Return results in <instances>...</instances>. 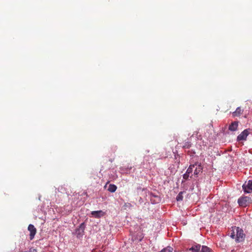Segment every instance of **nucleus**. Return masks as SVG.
Instances as JSON below:
<instances>
[{"label": "nucleus", "mask_w": 252, "mask_h": 252, "mask_svg": "<svg viewBox=\"0 0 252 252\" xmlns=\"http://www.w3.org/2000/svg\"><path fill=\"white\" fill-rule=\"evenodd\" d=\"M189 147H190V145H189V144H188V145L186 144L184 146V147H187V148H189Z\"/></svg>", "instance_id": "20"}, {"label": "nucleus", "mask_w": 252, "mask_h": 252, "mask_svg": "<svg viewBox=\"0 0 252 252\" xmlns=\"http://www.w3.org/2000/svg\"><path fill=\"white\" fill-rule=\"evenodd\" d=\"M201 246L200 245L198 244L193 246L190 249L192 252H200Z\"/></svg>", "instance_id": "10"}, {"label": "nucleus", "mask_w": 252, "mask_h": 252, "mask_svg": "<svg viewBox=\"0 0 252 252\" xmlns=\"http://www.w3.org/2000/svg\"><path fill=\"white\" fill-rule=\"evenodd\" d=\"M195 169L194 171V175L197 176L200 172L202 171V167L200 164H195Z\"/></svg>", "instance_id": "9"}, {"label": "nucleus", "mask_w": 252, "mask_h": 252, "mask_svg": "<svg viewBox=\"0 0 252 252\" xmlns=\"http://www.w3.org/2000/svg\"><path fill=\"white\" fill-rule=\"evenodd\" d=\"M236 231V241L238 242L242 241L245 236L243 230L239 227H235Z\"/></svg>", "instance_id": "2"}, {"label": "nucleus", "mask_w": 252, "mask_h": 252, "mask_svg": "<svg viewBox=\"0 0 252 252\" xmlns=\"http://www.w3.org/2000/svg\"><path fill=\"white\" fill-rule=\"evenodd\" d=\"M243 109L241 107H238L236 108V110L232 113V116L233 117H239L243 112Z\"/></svg>", "instance_id": "8"}, {"label": "nucleus", "mask_w": 252, "mask_h": 252, "mask_svg": "<svg viewBox=\"0 0 252 252\" xmlns=\"http://www.w3.org/2000/svg\"><path fill=\"white\" fill-rule=\"evenodd\" d=\"M239 122L237 121H234L229 125L228 129L229 130L232 131H236L238 129Z\"/></svg>", "instance_id": "7"}, {"label": "nucleus", "mask_w": 252, "mask_h": 252, "mask_svg": "<svg viewBox=\"0 0 252 252\" xmlns=\"http://www.w3.org/2000/svg\"><path fill=\"white\" fill-rule=\"evenodd\" d=\"M19 252H37V250L33 248H30L28 251H20Z\"/></svg>", "instance_id": "17"}, {"label": "nucleus", "mask_w": 252, "mask_h": 252, "mask_svg": "<svg viewBox=\"0 0 252 252\" xmlns=\"http://www.w3.org/2000/svg\"><path fill=\"white\" fill-rule=\"evenodd\" d=\"M28 230L30 232V239L31 240H32L36 233V229L33 225L30 224L28 226Z\"/></svg>", "instance_id": "5"}, {"label": "nucleus", "mask_w": 252, "mask_h": 252, "mask_svg": "<svg viewBox=\"0 0 252 252\" xmlns=\"http://www.w3.org/2000/svg\"><path fill=\"white\" fill-rule=\"evenodd\" d=\"M91 215L93 217L95 218H99L103 217L105 215V213L101 210L99 211H94L91 212Z\"/></svg>", "instance_id": "6"}, {"label": "nucleus", "mask_w": 252, "mask_h": 252, "mask_svg": "<svg viewBox=\"0 0 252 252\" xmlns=\"http://www.w3.org/2000/svg\"><path fill=\"white\" fill-rule=\"evenodd\" d=\"M195 167V165H190L189 167L188 168L186 172L189 174V175H191L193 169Z\"/></svg>", "instance_id": "14"}, {"label": "nucleus", "mask_w": 252, "mask_h": 252, "mask_svg": "<svg viewBox=\"0 0 252 252\" xmlns=\"http://www.w3.org/2000/svg\"><path fill=\"white\" fill-rule=\"evenodd\" d=\"M192 174H191V175H189V174H188L187 172H186V173H185V174L183 175V178H184L185 180H188L189 177H190V178H191V177H192Z\"/></svg>", "instance_id": "18"}, {"label": "nucleus", "mask_w": 252, "mask_h": 252, "mask_svg": "<svg viewBox=\"0 0 252 252\" xmlns=\"http://www.w3.org/2000/svg\"><path fill=\"white\" fill-rule=\"evenodd\" d=\"M117 189V187L116 185L114 184H110L108 189V190L111 192H114Z\"/></svg>", "instance_id": "12"}, {"label": "nucleus", "mask_w": 252, "mask_h": 252, "mask_svg": "<svg viewBox=\"0 0 252 252\" xmlns=\"http://www.w3.org/2000/svg\"><path fill=\"white\" fill-rule=\"evenodd\" d=\"M84 228H85L84 223H82L80 224V225L79 228L77 230V231H76V232L77 233V234L78 235L81 234L82 233H83L84 232Z\"/></svg>", "instance_id": "11"}, {"label": "nucleus", "mask_w": 252, "mask_h": 252, "mask_svg": "<svg viewBox=\"0 0 252 252\" xmlns=\"http://www.w3.org/2000/svg\"><path fill=\"white\" fill-rule=\"evenodd\" d=\"M235 233H236V231H235V228L233 229V230H232V232L230 234V237L231 238H232L233 239L234 238H235L236 239V234H235Z\"/></svg>", "instance_id": "19"}, {"label": "nucleus", "mask_w": 252, "mask_h": 252, "mask_svg": "<svg viewBox=\"0 0 252 252\" xmlns=\"http://www.w3.org/2000/svg\"><path fill=\"white\" fill-rule=\"evenodd\" d=\"M183 194V192H180L177 196L176 197V200L178 201H181L183 200V196L182 195Z\"/></svg>", "instance_id": "16"}, {"label": "nucleus", "mask_w": 252, "mask_h": 252, "mask_svg": "<svg viewBox=\"0 0 252 252\" xmlns=\"http://www.w3.org/2000/svg\"><path fill=\"white\" fill-rule=\"evenodd\" d=\"M173 249L171 247H167L162 249L160 252H173Z\"/></svg>", "instance_id": "15"}, {"label": "nucleus", "mask_w": 252, "mask_h": 252, "mask_svg": "<svg viewBox=\"0 0 252 252\" xmlns=\"http://www.w3.org/2000/svg\"><path fill=\"white\" fill-rule=\"evenodd\" d=\"M250 129H246L244 131H243L238 136L237 138V140L238 141L242 140H246L247 139V137L250 133Z\"/></svg>", "instance_id": "3"}, {"label": "nucleus", "mask_w": 252, "mask_h": 252, "mask_svg": "<svg viewBox=\"0 0 252 252\" xmlns=\"http://www.w3.org/2000/svg\"><path fill=\"white\" fill-rule=\"evenodd\" d=\"M200 252H212V250L207 246H202Z\"/></svg>", "instance_id": "13"}, {"label": "nucleus", "mask_w": 252, "mask_h": 252, "mask_svg": "<svg viewBox=\"0 0 252 252\" xmlns=\"http://www.w3.org/2000/svg\"><path fill=\"white\" fill-rule=\"evenodd\" d=\"M243 189L246 193H251L252 192V180H249L242 186Z\"/></svg>", "instance_id": "4"}, {"label": "nucleus", "mask_w": 252, "mask_h": 252, "mask_svg": "<svg viewBox=\"0 0 252 252\" xmlns=\"http://www.w3.org/2000/svg\"><path fill=\"white\" fill-rule=\"evenodd\" d=\"M252 200L250 197L248 196L241 197L238 200V203L240 206L246 207L251 203Z\"/></svg>", "instance_id": "1"}]
</instances>
